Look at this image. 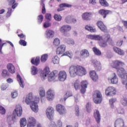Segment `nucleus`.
Wrapping results in <instances>:
<instances>
[{"instance_id":"nucleus-1","label":"nucleus","mask_w":127,"mask_h":127,"mask_svg":"<svg viewBox=\"0 0 127 127\" xmlns=\"http://www.w3.org/2000/svg\"><path fill=\"white\" fill-rule=\"evenodd\" d=\"M69 72L70 77L74 78L76 77L77 75L78 76H84L87 74V71L86 69L82 66H71L69 68Z\"/></svg>"},{"instance_id":"nucleus-2","label":"nucleus","mask_w":127,"mask_h":127,"mask_svg":"<svg viewBox=\"0 0 127 127\" xmlns=\"http://www.w3.org/2000/svg\"><path fill=\"white\" fill-rule=\"evenodd\" d=\"M33 97L32 96V93H30L27 95L25 102L27 105L30 104V108L33 112L37 113L38 112V105H37L39 103V98H36L34 101H32Z\"/></svg>"},{"instance_id":"nucleus-3","label":"nucleus","mask_w":127,"mask_h":127,"mask_svg":"<svg viewBox=\"0 0 127 127\" xmlns=\"http://www.w3.org/2000/svg\"><path fill=\"white\" fill-rule=\"evenodd\" d=\"M22 115V107L20 105H17L14 111L11 115H9L7 118L8 122H10L12 121L13 123L16 121V116L17 117H21Z\"/></svg>"},{"instance_id":"nucleus-4","label":"nucleus","mask_w":127,"mask_h":127,"mask_svg":"<svg viewBox=\"0 0 127 127\" xmlns=\"http://www.w3.org/2000/svg\"><path fill=\"white\" fill-rule=\"evenodd\" d=\"M87 85L88 81L86 80H83L80 82L79 79H77L74 82V87L75 90H79V89H80V86H81V89L80 92L82 94H85V93H86V89H87Z\"/></svg>"},{"instance_id":"nucleus-5","label":"nucleus","mask_w":127,"mask_h":127,"mask_svg":"<svg viewBox=\"0 0 127 127\" xmlns=\"http://www.w3.org/2000/svg\"><path fill=\"white\" fill-rule=\"evenodd\" d=\"M71 26L69 25H64L60 27V31L63 34L64 36L69 37L70 36L69 31L71 30Z\"/></svg>"},{"instance_id":"nucleus-6","label":"nucleus","mask_w":127,"mask_h":127,"mask_svg":"<svg viewBox=\"0 0 127 127\" xmlns=\"http://www.w3.org/2000/svg\"><path fill=\"white\" fill-rule=\"evenodd\" d=\"M102 94L99 91H95L93 95V101L95 104H101L102 103Z\"/></svg>"},{"instance_id":"nucleus-7","label":"nucleus","mask_w":127,"mask_h":127,"mask_svg":"<svg viewBox=\"0 0 127 127\" xmlns=\"http://www.w3.org/2000/svg\"><path fill=\"white\" fill-rule=\"evenodd\" d=\"M116 92V88L113 86H111L106 89L105 94L106 96H115Z\"/></svg>"},{"instance_id":"nucleus-8","label":"nucleus","mask_w":127,"mask_h":127,"mask_svg":"<svg viewBox=\"0 0 127 127\" xmlns=\"http://www.w3.org/2000/svg\"><path fill=\"white\" fill-rule=\"evenodd\" d=\"M46 114L49 120H52L53 115H54V109L51 107H48L46 110Z\"/></svg>"},{"instance_id":"nucleus-9","label":"nucleus","mask_w":127,"mask_h":127,"mask_svg":"<svg viewBox=\"0 0 127 127\" xmlns=\"http://www.w3.org/2000/svg\"><path fill=\"white\" fill-rule=\"evenodd\" d=\"M47 99L48 101H52L54 96H55V91L54 89L51 88L49 89L47 92Z\"/></svg>"},{"instance_id":"nucleus-10","label":"nucleus","mask_w":127,"mask_h":127,"mask_svg":"<svg viewBox=\"0 0 127 127\" xmlns=\"http://www.w3.org/2000/svg\"><path fill=\"white\" fill-rule=\"evenodd\" d=\"M114 127H127L125 126V122L122 118L117 119L114 123Z\"/></svg>"},{"instance_id":"nucleus-11","label":"nucleus","mask_w":127,"mask_h":127,"mask_svg":"<svg viewBox=\"0 0 127 127\" xmlns=\"http://www.w3.org/2000/svg\"><path fill=\"white\" fill-rule=\"evenodd\" d=\"M56 110L58 112L60 115H65V114H66V109L65 108V107L61 104L57 105Z\"/></svg>"},{"instance_id":"nucleus-12","label":"nucleus","mask_w":127,"mask_h":127,"mask_svg":"<svg viewBox=\"0 0 127 127\" xmlns=\"http://www.w3.org/2000/svg\"><path fill=\"white\" fill-rule=\"evenodd\" d=\"M59 75V73H58V71L54 70L53 72H52L50 74H49L48 76V81L51 82L55 80V78L57 77V76Z\"/></svg>"},{"instance_id":"nucleus-13","label":"nucleus","mask_w":127,"mask_h":127,"mask_svg":"<svg viewBox=\"0 0 127 127\" xmlns=\"http://www.w3.org/2000/svg\"><path fill=\"white\" fill-rule=\"evenodd\" d=\"M79 55L82 59H86V58H88L90 56V53H89L88 50L83 49L80 51Z\"/></svg>"},{"instance_id":"nucleus-14","label":"nucleus","mask_w":127,"mask_h":127,"mask_svg":"<svg viewBox=\"0 0 127 127\" xmlns=\"http://www.w3.org/2000/svg\"><path fill=\"white\" fill-rule=\"evenodd\" d=\"M55 32L52 30H47L45 33V36L47 39H51L54 37Z\"/></svg>"},{"instance_id":"nucleus-15","label":"nucleus","mask_w":127,"mask_h":127,"mask_svg":"<svg viewBox=\"0 0 127 127\" xmlns=\"http://www.w3.org/2000/svg\"><path fill=\"white\" fill-rule=\"evenodd\" d=\"M67 78V73L65 71H61L59 73V79L62 82H64Z\"/></svg>"},{"instance_id":"nucleus-16","label":"nucleus","mask_w":127,"mask_h":127,"mask_svg":"<svg viewBox=\"0 0 127 127\" xmlns=\"http://www.w3.org/2000/svg\"><path fill=\"white\" fill-rule=\"evenodd\" d=\"M94 118L97 124L101 123V114L98 110H94Z\"/></svg>"},{"instance_id":"nucleus-17","label":"nucleus","mask_w":127,"mask_h":127,"mask_svg":"<svg viewBox=\"0 0 127 127\" xmlns=\"http://www.w3.org/2000/svg\"><path fill=\"white\" fill-rule=\"evenodd\" d=\"M50 70L48 67H46L44 71L41 73V78L42 80H45L48 75H49Z\"/></svg>"},{"instance_id":"nucleus-18","label":"nucleus","mask_w":127,"mask_h":127,"mask_svg":"<svg viewBox=\"0 0 127 127\" xmlns=\"http://www.w3.org/2000/svg\"><path fill=\"white\" fill-rule=\"evenodd\" d=\"M108 81H111L112 84H118L119 82V79L118 78V76L115 73H114L111 77L108 78Z\"/></svg>"},{"instance_id":"nucleus-19","label":"nucleus","mask_w":127,"mask_h":127,"mask_svg":"<svg viewBox=\"0 0 127 127\" xmlns=\"http://www.w3.org/2000/svg\"><path fill=\"white\" fill-rule=\"evenodd\" d=\"M36 124V120L34 118L30 117L28 119L27 127H35Z\"/></svg>"},{"instance_id":"nucleus-20","label":"nucleus","mask_w":127,"mask_h":127,"mask_svg":"<svg viewBox=\"0 0 127 127\" xmlns=\"http://www.w3.org/2000/svg\"><path fill=\"white\" fill-rule=\"evenodd\" d=\"M87 37L89 39H92L93 40H103V36L100 35H88Z\"/></svg>"},{"instance_id":"nucleus-21","label":"nucleus","mask_w":127,"mask_h":127,"mask_svg":"<svg viewBox=\"0 0 127 127\" xmlns=\"http://www.w3.org/2000/svg\"><path fill=\"white\" fill-rule=\"evenodd\" d=\"M63 124L61 120H59L57 122V124H55V122L52 121L51 122L49 127H63Z\"/></svg>"},{"instance_id":"nucleus-22","label":"nucleus","mask_w":127,"mask_h":127,"mask_svg":"<svg viewBox=\"0 0 127 127\" xmlns=\"http://www.w3.org/2000/svg\"><path fill=\"white\" fill-rule=\"evenodd\" d=\"M99 13L103 16V18H106L108 14H111L112 13V11L102 9L99 11Z\"/></svg>"},{"instance_id":"nucleus-23","label":"nucleus","mask_w":127,"mask_h":127,"mask_svg":"<svg viewBox=\"0 0 127 127\" xmlns=\"http://www.w3.org/2000/svg\"><path fill=\"white\" fill-rule=\"evenodd\" d=\"M65 50H66V46L62 45L57 49V54H58L59 55L63 54V53L65 52Z\"/></svg>"},{"instance_id":"nucleus-24","label":"nucleus","mask_w":127,"mask_h":127,"mask_svg":"<svg viewBox=\"0 0 127 127\" xmlns=\"http://www.w3.org/2000/svg\"><path fill=\"white\" fill-rule=\"evenodd\" d=\"M90 77L93 80L94 82H96L98 81V79H99V77L98 76V74L96 73V71L94 70H92L90 72Z\"/></svg>"},{"instance_id":"nucleus-25","label":"nucleus","mask_w":127,"mask_h":127,"mask_svg":"<svg viewBox=\"0 0 127 127\" xmlns=\"http://www.w3.org/2000/svg\"><path fill=\"white\" fill-rule=\"evenodd\" d=\"M93 65L97 71H101L102 70V65L101 63L97 60L93 61Z\"/></svg>"},{"instance_id":"nucleus-26","label":"nucleus","mask_w":127,"mask_h":127,"mask_svg":"<svg viewBox=\"0 0 127 127\" xmlns=\"http://www.w3.org/2000/svg\"><path fill=\"white\" fill-rule=\"evenodd\" d=\"M7 69L8 72L11 74L15 73V67H14V65L12 64H8L7 65Z\"/></svg>"},{"instance_id":"nucleus-27","label":"nucleus","mask_w":127,"mask_h":127,"mask_svg":"<svg viewBox=\"0 0 127 127\" xmlns=\"http://www.w3.org/2000/svg\"><path fill=\"white\" fill-rule=\"evenodd\" d=\"M97 26H98L99 28L103 31L104 32H107V27L105 26L104 23H103L101 21H99L97 22Z\"/></svg>"},{"instance_id":"nucleus-28","label":"nucleus","mask_w":127,"mask_h":127,"mask_svg":"<svg viewBox=\"0 0 127 127\" xmlns=\"http://www.w3.org/2000/svg\"><path fill=\"white\" fill-rule=\"evenodd\" d=\"M91 17V12H85L82 14V18L83 19H84V20H90Z\"/></svg>"},{"instance_id":"nucleus-29","label":"nucleus","mask_w":127,"mask_h":127,"mask_svg":"<svg viewBox=\"0 0 127 127\" xmlns=\"http://www.w3.org/2000/svg\"><path fill=\"white\" fill-rule=\"evenodd\" d=\"M103 41H105L106 42H108L109 43H110V44H111V43H112V38H111V36L109 34H106L105 35H104L102 37Z\"/></svg>"},{"instance_id":"nucleus-30","label":"nucleus","mask_w":127,"mask_h":127,"mask_svg":"<svg viewBox=\"0 0 127 127\" xmlns=\"http://www.w3.org/2000/svg\"><path fill=\"white\" fill-rule=\"evenodd\" d=\"M9 5H12L11 8L14 9L17 5H18V3H15V0H7Z\"/></svg>"},{"instance_id":"nucleus-31","label":"nucleus","mask_w":127,"mask_h":127,"mask_svg":"<svg viewBox=\"0 0 127 127\" xmlns=\"http://www.w3.org/2000/svg\"><path fill=\"white\" fill-rule=\"evenodd\" d=\"M72 6V5L66 3H64L60 4V7L57 9L58 11H62L63 10V9L62 8L63 7H71Z\"/></svg>"},{"instance_id":"nucleus-32","label":"nucleus","mask_w":127,"mask_h":127,"mask_svg":"<svg viewBox=\"0 0 127 127\" xmlns=\"http://www.w3.org/2000/svg\"><path fill=\"white\" fill-rule=\"evenodd\" d=\"M113 50L114 52H116V53H117V54H119V55H124V54H125L124 51L118 47H114L113 48Z\"/></svg>"},{"instance_id":"nucleus-33","label":"nucleus","mask_w":127,"mask_h":127,"mask_svg":"<svg viewBox=\"0 0 127 127\" xmlns=\"http://www.w3.org/2000/svg\"><path fill=\"white\" fill-rule=\"evenodd\" d=\"M92 50L95 55H97V56H101V55H102V53L101 52V51H100L99 49L97 48V47H93Z\"/></svg>"},{"instance_id":"nucleus-34","label":"nucleus","mask_w":127,"mask_h":127,"mask_svg":"<svg viewBox=\"0 0 127 127\" xmlns=\"http://www.w3.org/2000/svg\"><path fill=\"white\" fill-rule=\"evenodd\" d=\"M40 62V58H39V57H37L35 60H34V59H32L31 61V63L33 64L34 65H36V66H37V65L39 64Z\"/></svg>"},{"instance_id":"nucleus-35","label":"nucleus","mask_w":127,"mask_h":127,"mask_svg":"<svg viewBox=\"0 0 127 127\" xmlns=\"http://www.w3.org/2000/svg\"><path fill=\"white\" fill-rule=\"evenodd\" d=\"M17 80L19 82L20 87L24 88V86L23 85V81L22 80V78H21V76H20L19 74L17 75Z\"/></svg>"},{"instance_id":"nucleus-36","label":"nucleus","mask_w":127,"mask_h":127,"mask_svg":"<svg viewBox=\"0 0 127 127\" xmlns=\"http://www.w3.org/2000/svg\"><path fill=\"white\" fill-rule=\"evenodd\" d=\"M116 112H117V114H119V115H124L125 114V109H124L123 107L120 106L117 108Z\"/></svg>"},{"instance_id":"nucleus-37","label":"nucleus","mask_w":127,"mask_h":127,"mask_svg":"<svg viewBox=\"0 0 127 127\" xmlns=\"http://www.w3.org/2000/svg\"><path fill=\"white\" fill-rule=\"evenodd\" d=\"M85 29L88 31H90V32H96V28L95 27L90 26L89 25L85 26Z\"/></svg>"},{"instance_id":"nucleus-38","label":"nucleus","mask_w":127,"mask_h":127,"mask_svg":"<svg viewBox=\"0 0 127 127\" xmlns=\"http://www.w3.org/2000/svg\"><path fill=\"white\" fill-rule=\"evenodd\" d=\"M20 127H24L26 126L27 122H26V119L25 118H22L20 121Z\"/></svg>"},{"instance_id":"nucleus-39","label":"nucleus","mask_w":127,"mask_h":127,"mask_svg":"<svg viewBox=\"0 0 127 127\" xmlns=\"http://www.w3.org/2000/svg\"><path fill=\"white\" fill-rule=\"evenodd\" d=\"M39 94L41 98L45 96V90L43 87H40L39 89Z\"/></svg>"},{"instance_id":"nucleus-40","label":"nucleus","mask_w":127,"mask_h":127,"mask_svg":"<svg viewBox=\"0 0 127 127\" xmlns=\"http://www.w3.org/2000/svg\"><path fill=\"white\" fill-rule=\"evenodd\" d=\"M47 59H48V55L47 54H44L41 56V62L44 63L47 61Z\"/></svg>"},{"instance_id":"nucleus-41","label":"nucleus","mask_w":127,"mask_h":127,"mask_svg":"<svg viewBox=\"0 0 127 127\" xmlns=\"http://www.w3.org/2000/svg\"><path fill=\"white\" fill-rule=\"evenodd\" d=\"M41 5L42 6V13L44 14L46 12V9L45 8V4H44V0H41Z\"/></svg>"},{"instance_id":"nucleus-42","label":"nucleus","mask_w":127,"mask_h":127,"mask_svg":"<svg viewBox=\"0 0 127 127\" xmlns=\"http://www.w3.org/2000/svg\"><path fill=\"white\" fill-rule=\"evenodd\" d=\"M52 62L54 64H59V58L56 56L52 58Z\"/></svg>"},{"instance_id":"nucleus-43","label":"nucleus","mask_w":127,"mask_h":127,"mask_svg":"<svg viewBox=\"0 0 127 127\" xmlns=\"http://www.w3.org/2000/svg\"><path fill=\"white\" fill-rule=\"evenodd\" d=\"M1 75L2 77H7V76H9V73L6 69H3L2 71Z\"/></svg>"},{"instance_id":"nucleus-44","label":"nucleus","mask_w":127,"mask_h":127,"mask_svg":"<svg viewBox=\"0 0 127 127\" xmlns=\"http://www.w3.org/2000/svg\"><path fill=\"white\" fill-rule=\"evenodd\" d=\"M64 41L67 42L69 45H74L75 44V42H74V40L71 39H64Z\"/></svg>"},{"instance_id":"nucleus-45","label":"nucleus","mask_w":127,"mask_h":127,"mask_svg":"<svg viewBox=\"0 0 127 127\" xmlns=\"http://www.w3.org/2000/svg\"><path fill=\"white\" fill-rule=\"evenodd\" d=\"M99 1L101 5L103 6H109V3L106 0H100Z\"/></svg>"},{"instance_id":"nucleus-46","label":"nucleus","mask_w":127,"mask_h":127,"mask_svg":"<svg viewBox=\"0 0 127 127\" xmlns=\"http://www.w3.org/2000/svg\"><path fill=\"white\" fill-rule=\"evenodd\" d=\"M72 96V93L70 92H67L66 93V94L64 96V101H66L69 97H71Z\"/></svg>"},{"instance_id":"nucleus-47","label":"nucleus","mask_w":127,"mask_h":127,"mask_svg":"<svg viewBox=\"0 0 127 127\" xmlns=\"http://www.w3.org/2000/svg\"><path fill=\"white\" fill-rule=\"evenodd\" d=\"M31 73L32 75H36L37 74V68L35 66H32Z\"/></svg>"},{"instance_id":"nucleus-48","label":"nucleus","mask_w":127,"mask_h":127,"mask_svg":"<svg viewBox=\"0 0 127 127\" xmlns=\"http://www.w3.org/2000/svg\"><path fill=\"white\" fill-rule=\"evenodd\" d=\"M92 106V104L91 103H87L86 104V111L87 113H91L92 110H91V107Z\"/></svg>"},{"instance_id":"nucleus-49","label":"nucleus","mask_w":127,"mask_h":127,"mask_svg":"<svg viewBox=\"0 0 127 127\" xmlns=\"http://www.w3.org/2000/svg\"><path fill=\"white\" fill-rule=\"evenodd\" d=\"M53 44H54V45H55V46H58V45L60 44V40L58 38H55L54 40Z\"/></svg>"},{"instance_id":"nucleus-50","label":"nucleus","mask_w":127,"mask_h":127,"mask_svg":"<svg viewBox=\"0 0 127 127\" xmlns=\"http://www.w3.org/2000/svg\"><path fill=\"white\" fill-rule=\"evenodd\" d=\"M121 104L124 107H127V98H124L121 100Z\"/></svg>"},{"instance_id":"nucleus-51","label":"nucleus","mask_w":127,"mask_h":127,"mask_svg":"<svg viewBox=\"0 0 127 127\" xmlns=\"http://www.w3.org/2000/svg\"><path fill=\"white\" fill-rule=\"evenodd\" d=\"M54 17L56 20H57V21H61V19H62V17L61 15L57 14H55Z\"/></svg>"},{"instance_id":"nucleus-52","label":"nucleus","mask_w":127,"mask_h":127,"mask_svg":"<svg viewBox=\"0 0 127 127\" xmlns=\"http://www.w3.org/2000/svg\"><path fill=\"white\" fill-rule=\"evenodd\" d=\"M116 101H117L116 98H111L110 99L109 103L111 106V108H114V104L116 103Z\"/></svg>"},{"instance_id":"nucleus-53","label":"nucleus","mask_w":127,"mask_h":127,"mask_svg":"<svg viewBox=\"0 0 127 127\" xmlns=\"http://www.w3.org/2000/svg\"><path fill=\"white\" fill-rule=\"evenodd\" d=\"M7 12L6 14V16L7 17H9L11 15V12H12V9L10 7L7 8Z\"/></svg>"},{"instance_id":"nucleus-54","label":"nucleus","mask_w":127,"mask_h":127,"mask_svg":"<svg viewBox=\"0 0 127 127\" xmlns=\"http://www.w3.org/2000/svg\"><path fill=\"white\" fill-rule=\"evenodd\" d=\"M8 87V83H4L2 84L1 85V90L2 91H4V90H6V88H7Z\"/></svg>"},{"instance_id":"nucleus-55","label":"nucleus","mask_w":127,"mask_h":127,"mask_svg":"<svg viewBox=\"0 0 127 127\" xmlns=\"http://www.w3.org/2000/svg\"><path fill=\"white\" fill-rule=\"evenodd\" d=\"M43 21V15H40L38 16V23L40 24Z\"/></svg>"},{"instance_id":"nucleus-56","label":"nucleus","mask_w":127,"mask_h":127,"mask_svg":"<svg viewBox=\"0 0 127 127\" xmlns=\"http://www.w3.org/2000/svg\"><path fill=\"white\" fill-rule=\"evenodd\" d=\"M65 21L66 23H71L72 21V18H71V16H67L66 17L65 19Z\"/></svg>"},{"instance_id":"nucleus-57","label":"nucleus","mask_w":127,"mask_h":127,"mask_svg":"<svg viewBox=\"0 0 127 127\" xmlns=\"http://www.w3.org/2000/svg\"><path fill=\"white\" fill-rule=\"evenodd\" d=\"M0 114L4 115L5 114V109L2 106H0Z\"/></svg>"},{"instance_id":"nucleus-58","label":"nucleus","mask_w":127,"mask_h":127,"mask_svg":"<svg viewBox=\"0 0 127 127\" xmlns=\"http://www.w3.org/2000/svg\"><path fill=\"white\" fill-rule=\"evenodd\" d=\"M6 44V43H2L1 42V39H0V53L1 54H2V52L1 50L2 49V47H3V45Z\"/></svg>"},{"instance_id":"nucleus-59","label":"nucleus","mask_w":127,"mask_h":127,"mask_svg":"<svg viewBox=\"0 0 127 127\" xmlns=\"http://www.w3.org/2000/svg\"><path fill=\"white\" fill-rule=\"evenodd\" d=\"M18 95V93H17V91H14L11 93V97L13 99H15Z\"/></svg>"},{"instance_id":"nucleus-60","label":"nucleus","mask_w":127,"mask_h":127,"mask_svg":"<svg viewBox=\"0 0 127 127\" xmlns=\"http://www.w3.org/2000/svg\"><path fill=\"white\" fill-rule=\"evenodd\" d=\"M19 43L20 45L22 46H26V42L24 41V40H20L19 42Z\"/></svg>"},{"instance_id":"nucleus-61","label":"nucleus","mask_w":127,"mask_h":127,"mask_svg":"<svg viewBox=\"0 0 127 127\" xmlns=\"http://www.w3.org/2000/svg\"><path fill=\"white\" fill-rule=\"evenodd\" d=\"M100 45L101 47H106L108 45L107 42L104 41L100 43Z\"/></svg>"},{"instance_id":"nucleus-62","label":"nucleus","mask_w":127,"mask_h":127,"mask_svg":"<svg viewBox=\"0 0 127 127\" xmlns=\"http://www.w3.org/2000/svg\"><path fill=\"white\" fill-rule=\"evenodd\" d=\"M63 55H66V56H68L69 58H72V55H73V54H72L71 52H66Z\"/></svg>"},{"instance_id":"nucleus-63","label":"nucleus","mask_w":127,"mask_h":127,"mask_svg":"<svg viewBox=\"0 0 127 127\" xmlns=\"http://www.w3.org/2000/svg\"><path fill=\"white\" fill-rule=\"evenodd\" d=\"M45 17H46V19H48V20H51V18H52L51 14H50V13L46 14Z\"/></svg>"},{"instance_id":"nucleus-64","label":"nucleus","mask_w":127,"mask_h":127,"mask_svg":"<svg viewBox=\"0 0 127 127\" xmlns=\"http://www.w3.org/2000/svg\"><path fill=\"white\" fill-rule=\"evenodd\" d=\"M79 114V107L78 106H76L75 107V115H76V116H77V117H78Z\"/></svg>"}]
</instances>
